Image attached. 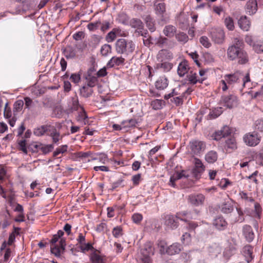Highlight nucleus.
<instances>
[{
  "mask_svg": "<svg viewBox=\"0 0 263 263\" xmlns=\"http://www.w3.org/2000/svg\"><path fill=\"white\" fill-rule=\"evenodd\" d=\"M224 24L226 27L229 30H233L234 29V24L232 17L228 16L224 19Z\"/></svg>",
  "mask_w": 263,
  "mask_h": 263,
  "instance_id": "obj_49",
  "label": "nucleus"
},
{
  "mask_svg": "<svg viewBox=\"0 0 263 263\" xmlns=\"http://www.w3.org/2000/svg\"><path fill=\"white\" fill-rule=\"evenodd\" d=\"M145 21L149 30L152 32H154L156 30V27L155 26V22L153 18L150 15H147L145 18Z\"/></svg>",
  "mask_w": 263,
  "mask_h": 263,
  "instance_id": "obj_36",
  "label": "nucleus"
},
{
  "mask_svg": "<svg viewBox=\"0 0 263 263\" xmlns=\"http://www.w3.org/2000/svg\"><path fill=\"white\" fill-rule=\"evenodd\" d=\"M68 146L67 145H62L56 148L53 153V156L57 157L60 154H63L67 152Z\"/></svg>",
  "mask_w": 263,
  "mask_h": 263,
  "instance_id": "obj_47",
  "label": "nucleus"
},
{
  "mask_svg": "<svg viewBox=\"0 0 263 263\" xmlns=\"http://www.w3.org/2000/svg\"><path fill=\"white\" fill-rule=\"evenodd\" d=\"M158 247L160 248V251L161 254L166 253V249L167 247L166 246V243L164 241H160L159 242Z\"/></svg>",
  "mask_w": 263,
  "mask_h": 263,
  "instance_id": "obj_60",
  "label": "nucleus"
},
{
  "mask_svg": "<svg viewBox=\"0 0 263 263\" xmlns=\"http://www.w3.org/2000/svg\"><path fill=\"white\" fill-rule=\"evenodd\" d=\"M218 154L214 151H210L205 155V159L209 163H213L217 161Z\"/></svg>",
  "mask_w": 263,
  "mask_h": 263,
  "instance_id": "obj_31",
  "label": "nucleus"
},
{
  "mask_svg": "<svg viewBox=\"0 0 263 263\" xmlns=\"http://www.w3.org/2000/svg\"><path fill=\"white\" fill-rule=\"evenodd\" d=\"M24 102L22 100H17L14 104L13 111L14 112H20L23 108Z\"/></svg>",
  "mask_w": 263,
  "mask_h": 263,
  "instance_id": "obj_50",
  "label": "nucleus"
},
{
  "mask_svg": "<svg viewBox=\"0 0 263 263\" xmlns=\"http://www.w3.org/2000/svg\"><path fill=\"white\" fill-rule=\"evenodd\" d=\"M33 146L37 151H41L44 154H48L53 148V146L52 144L43 145L42 144L40 143L38 144H35Z\"/></svg>",
  "mask_w": 263,
  "mask_h": 263,
  "instance_id": "obj_29",
  "label": "nucleus"
},
{
  "mask_svg": "<svg viewBox=\"0 0 263 263\" xmlns=\"http://www.w3.org/2000/svg\"><path fill=\"white\" fill-rule=\"evenodd\" d=\"M100 24H101L100 22L91 23L87 25V27L89 30L93 31L98 28Z\"/></svg>",
  "mask_w": 263,
  "mask_h": 263,
  "instance_id": "obj_62",
  "label": "nucleus"
},
{
  "mask_svg": "<svg viewBox=\"0 0 263 263\" xmlns=\"http://www.w3.org/2000/svg\"><path fill=\"white\" fill-rule=\"evenodd\" d=\"M189 149L192 154L200 155L205 149V143L198 140H193L190 142Z\"/></svg>",
  "mask_w": 263,
  "mask_h": 263,
  "instance_id": "obj_5",
  "label": "nucleus"
},
{
  "mask_svg": "<svg viewBox=\"0 0 263 263\" xmlns=\"http://www.w3.org/2000/svg\"><path fill=\"white\" fill-rule=\"evenodd\" d=\"M213 226L219 230H224L228 226V223L221 216L216 217L213 220Z\"/></svg>",
  "mask_w": 263,
  "mask_h": 263,
  "instance_id": "obj_13",
  "label": "nucleus"
},
{
  "mask_svg": "<svg viewBox=\"0 0 263 263\" xmlns=\"http://www.w3.org/2000/svg\"><path fill=\"white\" fill-rule=\"evenodd\" d=\"M182 249V246L177 242L174 243L172 245L167 247L166 249V254L169 255H173L179 254Z\"/></svg>",
  "mask_w": 263,
  "mask_h": 263,
  "instance_id": "obj_20",
  "label": "nucleus"
},
{
  "mask_svg": "<svg viewBox=\"0 0 263 263\" xmlns=\"http://www.w3.org/2000/svg\"><path fill=\"white\" fill-rule=\"evenodd\" d=\"M174 55L173 53L167 49H161L160 50L158 54V59L160 60L161 62L165 60H171L173 59Z\"/></svg>",
  "mask_w": 263,
  "mask_h": 263,
  "instance_id": "obj_19",
  "label": "nucleus"
},
{
  "mask_svg": "<svg viewBox=\"0 0 263 263\" xmlns=\"http://www.w3.org/2000/svg\"><path fill=\"white\" fill-rule=\"evenodd\" d=\"M219 209L222 213L229 214L233 211L234 208L233 204L230 202L224 201L221 204Z\"/></svg>",
  "mask_w": 263,
  "mask_h": 263,
  "instance_id": "obj_28",
  "label": "nucleus"
},
{
  "mask_svg": "<svg viewBox=\"0 0 263 263\" xmlns=\"http://www.w3.org/2000/svg\"><path fill=\"white\" fill-rule=\"evenodd\" d=\"M135 43L130 40L125 39H118L115 44L116 52L119 54L128 55L132 54L135 49Z\"/></svg>",
  "mask_w": 263,
  "mask_h": 263,
  "instance_id": "obj_3",
  "label": "nucleus"
},
{
  "mask_svg": "<svg viewBox=\"0 0 263 263\" xmlns=\"http://www.w3.org/2000/svg\"><path fill=\"white\" fill-rule=\"evenodd\" d=\"M176 215H167L165 217V224L172 229H176L178 226V221Z\"/></svg>",
  "mask_w": 263,
  "mask_h": 263,
  "instance_id": "obj_16",
  "label": "nucleus"
},
{
  "mask_svg": "<svg viewBox=\"0 0 263 263\" xmlns=\"http://www.w3.org/2000/svg\"><path fill=\"white\" fill-rule=\"evenodd\" d=\"M80 249L83 253H86L88 251H91L92 252L93 251V250L95 249L91 243H86L85 242L83 245L80 246Z\"/></svg>",
  "mask_w": 263,
  "mask_h": 263,
  "instance_id": "obj_46",
  "label": "nucleus"
},
{
  "mask_svg": "<svg viewBox=\"0 0 263 263\" xmlns=\"http://www.w3.org/2000/svg\"><path fill=\"white\" fill-rule=\"evenodd\" d=\"M154 9L156 14L162 22H167L168 17L165 16L166 6L161 0H156L154 4Z\"/></svg>",
  "mask_w": 263,
  "mask_h": 263,
  "instance_id": "obj_6",
  "label": "nucleus"
},
{
  "mask_svg": "<svg viewBox=\"0 0 263 263\" xmlns=\"http://www.w3.org/2000/svg\"><path fill=\"white\" fill-rule=\"evenodd\" d=\"M258 9L257 2L256 0H249L246 5L247 13L249 15H253Z\"/></svg>",
  "mask_w": 263,
  "mask_h": 263,
  "instance_id": "obj_15",
  "label": "nucleus"
},
{
  "mask_svg": "<svg viewBox=\"0 0 263 263\" xmlns=\"http://www.w3.org/2000/svg\"><path fill=\"white\" fill-rule=\"evenodd\" d=\"M244 142L249 146H255L260 142V138L257 133H249L246 134L243 138Z\"/></svg>",
  "mask_w": 263,
  "mask_h": 263,
  "instance_id": "obj_7",
  "label": "nucleus"
},
{
  "mask_svg": "<svg viewBox=\"0 0 263 263\" xmlns=\"http://www.w3.org/2000/svg\"><path fill=\"white\" fill-rule=\"evenodd\" d=\"M137 121L136 119H132L124 121L122 122V125L124 128L133 127L136 126Z\"/></svg>",
  "mask_w": 263,
  "mask_h": 263,
  "instance_id": "obj_45",
  "label": "nucleus"
},
{
  "mask_svg": "<svg viewBox=\"0 0 263 263\" xmlns=\"http://www.w3.org/2000/svg\"><path fill=\"white\" fill-rule=\"evenodd\" d=\"M143 217L141 214L135 213L132 216V219L134 222L136 223H140L142 220Z\"/></svg>",
  "mask_w": 263,
  "mask_h": 263,
  "instance_id": "obj_63",
  "label": "nucleus"
},
{
  "mask_svg": "<svg viewBox=\"0 0 263 263\" xmlns=\"http://www.w3.org/2000/svg\"><path fill=\"white\" fill-rule=\"evenodd\" d=\"M240 195L242 199L244 200L245 201L253 202L254 201L253 198L251 196V194H250V195L245 192H241L240 193Z\"/></svg>",
  "mask_w": 263,
  "mask_h": 263,
  "instance_id": "obj_56",
  "label": "nucleus"
},
{
  "mask_svg": "<svg viewBox=\"0 0 263 263\" xmlns=\"http://www.w3.org/2000/svg\"><path fill=\"white\" fill-rule=\"evenodd\" d=\"M262 208L260 204L258 202H255L254 204V209L253 211V217L260 219L262 213Z\"/></svg>",
  "mask_w": 263,
  "mask_h": 263,
  "instance_id": "obj_37",
  "label": "nucleus"
},
{
  "mask_svg": "<svg viewBox=\"0 0 263 263\" xmlns=\"http://www.w3.org/2000/svg\"><path fill=\"white\" fill-rule=\"evenodd\" d=\"M142 253L144 256L153 255L154 254V249L150 243L146 244Z\"/></svg>",
  "mask_w": 263,
  "mask_h": 263,
  "instance_id": "obj_41",
  "label": "nucleus"
},
{
  "mask_svg": "<svg viewBox=\"0 0 263 263\" xmlns=\"http://www.w3.org/2000/svg\"><path fill=\"white\" fill-rule=\"evenodd\" d=\"M241 253L248 263H250L254 259L253 247L251 245L245 246L242 248Z\"/></svg>",
  "mask_w": 263,
  "mask_h": 263,
  "instance_id": "obj_11",
  "label": "nucleus"
},
{
  "mask_svg": "<svg viewBox=\"0 0 263 263\" xmlns=\"http://www.w3.org/2000/svg\"><path fill=\"white\" fill-rule=\"evenodd\" d=\"M70 80L75 84H78L81 80V75L79 73H72L70 77Z\"/></svg>",
  "mask_w": 263,
  "mask_h": 263,
  "instance_id": "obj_61",
  "label": "nucleus"
},
{
  "mask_svg": "<svg viewBox=\"0 0 263 263\" xmlns=\"http://www.w3.org/2000/svg\"><path fill=\"white\" fill-rule=\"evenodd\" d=\"M175 37L176 40L182 44H185L189 40L187 35L183 32H179L178 33H176Z\"/></svg>",
  "mask_w": 263,
  "mask_h": 263,
  "instance_id": "obj_40",
  "label": "nucleus"
},
{
  "mask_svg": "<svg viewBox=\"0 0 263 263\" xmlns=\"http://www.w3.org/2000/svg\"><path fill=\"white\" fill-rule=\"evenodd\" d=\"M191 240V237L190 234L188 233H184L181 237V241L185 245H188Z\"/></svg>",
  "mask_w": 263,
  "mask_h": 263,
  "instance_id": "obj_58",
  "label": "nucleus"
},
{
  "mask_svg": "<svg viewBox=\"0 0 263 263\" xmlns=\"http://www.w3.org/2000/svg\"><path fill=\"white\" fill-rule=\"evenodd\" d=\"M124 58H122V57H113L108 61L107 63V66L109 67H113L115 66H119L120 65L123 64L124 63Z\"/></svg>",
  "mask_w": 263,
  "mask_h": 263,
  "instance_id": "obj_27",
  "label": "nucleus"
},
{
  "mask_svg": "<svg viewBox=\"0 0 263 263\" xmlns=\"http://www.w3.org/2000/svg\"><path fill=\"white\" fill-rule=\"evenodd\" d=\"M197 76L196 73L191 71L190 73L187 76V80L190 83L195 84L199 80L197 79Z\"/></svg>",
  "mask_w": 263,
  "mask_h": 263,
  "instance_id": "obj_53",
  "label": "nucleus"
},
{
  "mask_svg": "<svg viewBox=\"0 0 263 263\" xmlns=\"http://www.w3.org/2000/svg\"><path fill=\"white\" fill-rule=\"evenodd\" d=\"M121 29L119 28H115L111 31L107 33L105 40L108 43L112 42L117 37V35L120 34Z\"/></svg>",
  "mask_w": 263,
  "mask_h": 263,
  "instance_id": "obj_24",
  "label": "nucleus"
},
{
  "mask_svg": "<svg viewBox=\"0 0 263 263\" xmlns=\"http://www.w3.org/2000/svg\"><path fill=\"white\" fill-rule=\"evenodd\" d=\"M222 112L221 107L215 108L214 109L210 111L209 116L210 119H215L219 116Z\"/></svg>",
  "mask_w": 263,
  "mask_h": 263,
  "instance_id": "obj_42",
  "label": "nucleus"
},
{
  "mask_svg": "<svg viewBox=\"0 0 263 263\" xmlns=\"http://www.w3.org/2000/svg\"><path fill=\"white\" fill-rule=\"evenodd\" d=\"M230 133L231 132L229 131V127L227 126H224L222 129L217 131L215 133L214 139L216 140H219L222 137H224Z\"/></svg>",
  "mask_w": 263,
  "mask_h": 263,
  "instance_id": "obj_30",
  "label": "nucleus"
},
{
  "mask_svg": "<svg viewBox=\"0 0 263 263\" xmlns=\"http://www.w3.org/2000/svg\"><path fill=\"white\" fill-rule=\"evenodd\" d=\"M64 54L67 59H73L76 57L77 51L71 47H67L64 50Z\"/></svg>",
  "mask_w": 263,
  "mask_h": 263,
  "instance_id": "obj_35",
  "label": "nucleus"
},
{
  "mask_svg": "<svg viewBox=\"0 0 263 263\" xmlns=\"http://www.w3.org/2000/svg\"><path fill=\"white\" fill-rule=\"evenodd\" d=\"M165 102L163 100L155 99L151 103V106L154 110L161 109L164 105Z\"/></svg>",
  "mask_w": 263,
  "mask_h": 263,
  "instance_id": "obj_38",
  "label": "nucleus"
},
{
  "mask_svg": "<svg viewBox=\"0 0 263 263\" xmlns=\"http://www.w3.org/2000/svg\"><path fill=\"white\" fill-rule=\"evenodd\" d=\"M89 259L91 263H105L103 256L101 252L97 249H94L93 251L91 252Z\"/></svg>",
  "mask_w": 263,
  "mask_h": 263,
  "instance_id": "obj_12",
  "label": "nucleus"
},
{
  "mask_svg": "<svg viewBox=\"0 0 263 263\" xmlns=\"http://www.w3.org/2000/svg\"><path fill=\"white\" fill-rule=\"evenodd\" d=\"M253 49L257 53H263V41H259L254 43L253 45Z\"/></svg>",
  "mask_w": 263,
  "mask_h": 263,
  "instance_id": "obj_44",
  "label": "nucleus"
},
{
  "mask_svg": "<svg viewBox=\"0 0 263 263\" xmlns=\"http://www.w3.org/2000/svg\"><path fill=\"white\" fill-rule=\"evenodd\" d=\"M205 197L202 194H193L189 196L188 201L192 205L199 206L203 204Z\"/></svg>",
  "mask_w": 263,
  "mask_h": 263,
  "instance_id": "obj_8",
  "label": "nucleus"
},
{
  "mask_svg": "<svg viewBox=\"0 0 263 263\" xmlns=\"http://www.w3.org/2000/svg\"><path fill=\"white\" fill-rule=\"evenodd\" d=\"M111 47L108 44H104L101 47L100 52L101 54L103 56H106L109 53L111 52Z\"/></svg>",
  "mask_w": 263,
  "mask_h": 263,
  "instance_id": "obj_52",
  "label": "nucleus"
},
{
  "mask_svg": "<svg viewBox=\"0 0 263 263\" xmlns=\"http://www.w3.org/2000/svg\"><path fill=\"white\" fill-rule=\"evenodd\" d=\"M221 102L223 105L229 108H232L237 104V97L233 95L223 96L221 98Z\"/></svg>",
  "mask_w": 263,
  "mask_h": 263,
  "instance_id": "obj_9",
  "label": "nucleus"
},
{
  "mask_svg": "<svg viewBox=\"0 0 263 263\" xmlns=\"http://www.w3.org/2000/svg\"><path fill=\"white\" fill-rule=\"evenodd\" d=\"M242 233L247 241L251 242L254 239L255 235L250 226L245 225L242 228Z\"/></svg>",
  "mask_w": 263,
  "mask_h": 263,
  "instance_id": "obj_18",
  "label": "nucleus"
},
{
  "mask_svg": "<svg viewBox=\"0 0 263 263\" xmlns=\"http://www.w3.org/2000/svg\"><path fill=\"white\" fill-rule=\"evenodd\" d=\"M243 40L238 37L234 38L232 44L227 50L228 59L230 61H237L240 65H244L249 62V55L243 48Z\"/></svg>",
  "mask_w": 263,
  "mask_h": 263,
  "instance_id": "obj_1",
  "label": "nucleus"
},
{
  "mask_svg": "<svg viewBox=\"0 0 263 263\" xmlns=\"http://www.w3.org/2000/svg\"><path fill=\"white\" fill-rule=\"evenodd\" d=\"M168 85V80L164 76L160 77L155 83V87L160 90L165 89Z\"/></svg>",
  "mask_w": 263,
  "mask_h": 263,
  "instance_id": "obj_17",
  "label": "nucleus"
},
{
  "mask_svg": "<svg viewBox=\"0 0 263 263\" xmlns=\"http://www.w3.org/2000/svg\"><path fill=\"white\" fill-rule=\"evenodd\" d=\"M258 171H255L253 173L249 176H246V178L251 180V181L254 182L256 184L258 183V180L257 179V176L258 174Z\"/></svg>",
  "mask_w": 263,
  "mask_h": 263,
  "instance_id": "obj_57",
  "label": "nucleus"
},
{
  "mask_svg": "<svg viewBox=\"0 0 263 263\" xmlns=\"http://www.w3.org/2000/svg\"><path fill=\"white\" fill-rule=\"evenodd\" d=\"M240 28L243 31H248L250 27V22L246 16H241L238 22Z\"/></svg>",
  "mask_w": 263,
  "mask_h": 263,
  "instance_id": "obj_25",
  "label": "nucleus"
},
{
  "mask_svg": "<svg viewBox=\"0 0 263 263\" xmlns=\"http://www.w3.org/2000/svg\"><path fill=\"white\" fill-rule=\"evenodd\" d=\"M80 93L82 97L84 98H88L92 95L93 90L91 87L85 85L80 88Z\"/></svg>",
  "mask_w": 263,
  "mask_h": 263,
  "instance_id": "obj_33",
  "label": "nucleus"
},
{
  "mask_svg": "<svg viewBox=\"0 0 263 263\" xmlns=\"http://www.w3.org/2000/svg\"><path fill=\"white\" fill-rule=\"evenodd\" d=\"M187 15L184 12H180L176 17V22L181 28L186 27L189 26V20Z\"/></svg>",
  "mask_w": 263,
  "mask_h": 263,
  "instance_id": "obj_14",
  "label": "nucleus"
},
{
  "mask_svg": "<svg viewBox=\"0 0 263 263\" xmlns=\"http://www.w3.org/2000/svg\"><path fill=\"white\" fill-rule=\"evenodd\" d=\"M225 148L227 151H233L237 148L236 139L234 137H229L225 141Z\"/></svg>",
  "mask_w": 263,
  "mask_h": 263,
  "instance_id": "obj_26",
  "label": "nucleus"
},
{
  "mask_svg": "<svg viewBox=\"0 0 263 263\" xmlns=\"http://www.w3.org/2000/svg\"><path fill=\"white\" fill-rule=\"evenodd\" d=\"M199 42L205 48H208L211 46L209 39L206 36H202L200 37Z\"/></svg>",
  "mask_w": 263,
  "mask_h": 263,
  "instance_id": "obj_54",
  "label": "nucleus"
},
{
  "mask_svg": "<svg viewBox=\"0 0 263 263\" xmlns=\"http://www.w3.org/2000/svg\"><path fill=\"white\" fill-rule=\"evenodd\" d=\"M50 242L51 253L56 257H60L65 251L66 245L65 239L64 238H60L55 234L52 236Z\"/></svg>",
  "mask_w": 263,
  "mask_h": 263,
  "instance_id": "obj_4",
  "label": "nucleus"
},
{
  "mask_svg": "<svg viewBox=\"0 0 263 263\" xmlns=\"http://www.w3.org/2000/svg\"><path fill=\"white\" fill-rule=\"evenodd\" d=\"M176 27L172 25H166L163 30V33L165 36L169 38L174 37L176 33Z\"/></svg>",
  "mask_w": 263,
  "mask_h": 263,
  "instance_id": "obj_22",
  "label": "nucleus"
},
{
  "mask_svg": "<svg viewBox=\"0 0 263 263\" xmlns=\"http://www.w3.org/2000/svg\"><path fill=\"white\" fill-rule=\"evenodd\" d=\"M112 234L116 238H118L123 235V231L122 227L116 226L112 229Z\"/></svg>",
  "mask_w": 263,
  "mask_h": 263,
  "instance_id": "obj_43",
  "label": "nucleus"
},
{
  "mask_svg": "<svg viewBox=\"0 0 263 263\" xmlns=\"http://www.w3.org/2000/svg\"><path fill=\"white\" fill-rule=\"evenodd\" d=\"M195 168L194 171L197 173H201L204 171V166L201 161L198 159L195 158Z\"/></svg>",
  "mask_w": 263,
  "mask_h": 263,
  "instance_id": "obj_39",
  "label": "nucleus"
},
{
  "mask_svg": "<svg viewBox=\"0 0 263 263\" xmlns=\"http://www.w3.org/2000/svg\"><path fill=\"white\" fill-rule=\"evenodd\" d=\"M224 78L226 79V81L229 85H234L235 83H239L242 79L243 87H246L248 83L251 81L249 72L244 74L242 72L239 70L233 73L226 74Z\"/></svg>",
  "mask_w": 263,
  "mask_h": 263,
  "instance_id": "obj_2",
  "label": "nucleus"
},
{
  "mask_svg": "<svg viewBox=\"0 0 263 263\" xmlns=\"http://www.w3.org/2000/svg\"><path fill=\"white\" fill-rule=\"evenodd\" d=\"M255 129L259 132L263 131V120H258L255 122Z\"/></svg>",
  "mask_w": 263,
  "mask_h": 263,
  "instance_id": "obj_64",
  "label": "nucleus"
},
{
  "mask_svg": "<svg viewBox=\"0 0 263 263\" xmlns=\"http://www.w3.org/2000/svg\"><path fill=\"white\" fill-rule=\"evenodd\" d=\"M50 125H42L37 127L34 130V134L37 136L44 135L46 132L49 131Z\"/></svg>",
  "mask_w": 263,
  "mask_h": 263,
  "instance_id": "obj_34",
  "label": "nucleus"
},
{
  "mask_svg": "<svg viewBox=\"0 0 263 263\" xmlns=\"http://www.w3.org/2000/svg\"><path fill=\"white\" fill-rule=\"evenodd\" d=\"M173 64L172 63L168 62L163 61L161 63H158L157 64V68L158 69H161L163 72H168L173 68Z\"/></svg>",
  "mask_w": 263,
  "mask_h": 263,
  "instance_id": "obj_32",
  "label": "nucleus"
},
{
  "mask_svg": "<svg viewBox=\"0 0 263 263\" xmlns=\"http://www.w3.org/2000/svg\"><path fill=\"white\" fill-rule=\"evenodd\" d=\"M167 42V39L165 37H163V36H160L156 43V45H157L158 46H159V47H162L163 46V45H165L166 44Z\"/></svg>",
  "mask_w": 263,
  "mask_h": 263,
  "instance_id": "obj_59",
  "label": "nucleus"
},
{
  "mask_svg": "<svg viewBox=\"0 0 263 263\" xmlns=\"http://www.w3.org/2000/svg\"><path fill=\"white\" fill-rule=\"evenodd\" d=\"M87 79L86 85L92 88L96 85L97 83V78L95 77H91L89 76Z\"/></svg>",
  "mask_w": 263,
  "mask_h": 263,
  "instance_id": "obj_55",
  "label": "nucleus"
},
{
  "mask_svg": "<svg viewBox=\"0 0 263 263\" xmlns=\"http://www.w3.org/2000/svg\"><path fill=\"white\" fill-rule=\"evenodd\" d=\"M131 25L134 28H136L138 29H142L143 24L142 21L138 18H133L130 21Z\"/></svg>",
  "mask_w": 263,
  "mask_h": 263,
  "instance_id": "obj_48",
  "label": "nucleus"
},
{
  "mask_svg": "<svg viewBox=\"0 0 263 263\" xmlns=\"http://www.w3.org/2000/svg\"><path fill=\"white\" fill-rule=\"evenodd\" d=\"M48 132L49 136L52 138L53 143H57L62 139V136L59 132H57L55 127L50 126Z\"/></svg>",
  "mask_w": 263,
  "mask_h": 263,
  "instance_id": "obj_23",
  "label": "nucleus"
},
{
  "mask_svg": "<svg viewBox=\"0 0 263 263\" xmlns=\"http://www.w3.org/2000/svg\"><path fill=\"white\" fill-rule=\"evenodd\" d=\"M211 37L215 43L222 44L224 40V32L222 30L215 29L211 32Z\"/></svg>",
  "mask_w": 263,
  "mask_h": 263,
  "instance_id": "obj_10",
  "label": "nucleus"
},
{
  "mask_svg": "<svg viewBox=\"0 0 263 263\" xmlns=\"http://www.w3.org/2000/svg\"><path fill=\"white\" fill-rule=\"evenodd\" d=\"M181 178V174L179 173V172H177L171 177L170 180V185L172 187H175L176 186L175 181Z\"/></svg>",
  "mask_w": 263,
  "mask_h": 263,
  "instance_id": "obj_51",
  "label": "nucleus"
},
{
  "mask_svg": "<svg viewBox=\"0 0 263 263\" xmlns=\"http://www.w3.org/2000/svg\"><path fill=\"white\" fill-rule=\"evenodd\" d=\"M189 70V66L186 60H184L179 63L177 68V72L180 77H183L187 73Z\"/></svg>",
  "mask_w": 263,
  "mask_h": 263,
  "instance_id": "obj_21",
  "label": "nucleus"
}]
</instances>
